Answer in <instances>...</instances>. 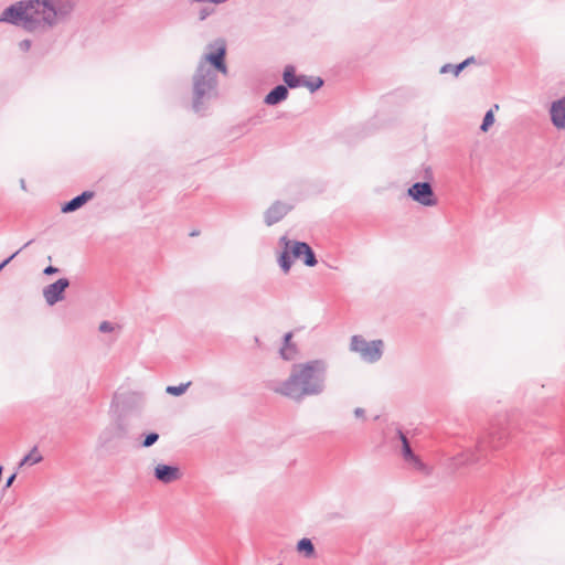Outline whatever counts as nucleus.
I'll use <instances>...</instances> for the list:
<instances>
[{
	"mask_svg": "<svg viewBox=\"0 0 565 565\" xmlns=\"http://www.w3.org/2000/svg\"><path fill=\"white\" fill-rule=\"evenodd\" d=\"M349 350L366 363H376L384 352V341L381 339L367 341L363 335L355 334L350 339Z\"/></svg>",
	"mask_w": 565,
	"mask_h": 565,
	"instance_id": "obj_4",
	"label": "nucleus"
},
{
	"mask_svg": "<svg viewBox=\"0 0 565 565\" xmlns=\"http://www.w3.org/2000/svg\"><path fill=\"white\" fill-rule=\"evenodd\" d=\"M282 78L287 87L296 88L301 86V82L305 79V76H296L295 67L292 65H287L284 70Z\"/></svg>",
	"mask_w": 565,
	"mask_h": 565,
	"instance_id": "obj_16",
	"label": "nucleus"
},
{
	"mask_svg": "<svg viewBox=\"0 0 565 565\" xmlns=\"http://www.w3.org/2000/svg\"><path fill=\"white\" fill-rule=\"evenodd\" d=\"M407 195L424 206H435L437 199L431 184L428 181L416 182L407 189Z\"/></svg>",
	"mask_w": 565,
	"mask_h": 565,
	"instance_id": "obj_6",
	"label": "nucleus"
},
{
	"mask_svg": "<svg viewBox=\"0 0 565 565\" xmlns=\"http://www.w3.org/2000/svg\"><path fill=\"white\" fill-rule=\"evenodd\" d=\"M280 244L284 246V250L281 252V254L278 257V264H279L281 270L285 274H287V273H289L291 265H292L291 257H290L291 241H289L287 238V236H282V237H280Z\"/></svg>",
	"mask_w": 565,
	"mask_h": 565,
	"instance_id": "obj_14",
	"label": "nucleus"
},
{
	"mask_svg": "<svg viewBox=\"0 0 565 565\" xmlns=\"http://www.w3.org/2000/svg\"><path fill=\"white\" fill-rule=\"evenodd\" d=\"M214 9L213 8H210V7H202L200 10H199V19L200 21H203L205 20L209 15H211L213 13Z\"/></svg>",
	"mask_w": 565,
	"mask_h": 565,
	"instance_id": "obj_29",
	"label": "nucleus"
},
{
	"mask_svg": "<svg viewBox=\"0 0 565 565\" xmlns=\"http://www.w3.org/2000/svg\"><path fill=\"white\" fill-rule=\"evenodd\" d=\"M154 477L162 483H171L181 478L180 469L175 466L159 463L154 467Z\"/></svg>",
	"mask_w": 565,
	"mask_h": 565,
	"instance_id": "obj_11",
	"label": "nucleus"
},
{
	"mask_svg": "<svg viewBox=\"0 0 565 565\" xmlns=\"http://www.w3.org/2000/svg\"><path fill=\"white\" fill-rule=\"evenodd\" d=\"M296 353V345H282V348L280 349V356L286 361L295 359Z\"/></svg>",
	"mask_w": 565,
	"mask_h": 565,
	"instance_id": "obj_23",
	"label": "nucleus"
},
{
	"mask_svg": "<svg viewBox=\"0 0 565 565\" xmlns=\"http://www.w3.org/2000/svg\"><path fill=\"white\" fill-rule=\"evenodd\" d=\"M74 9L75 0H22L6 8L0 22L42 32L70 19Z\"/></svg>",
	"mask_w": 565,
	"mask_h": 565,
	"instance_id": "obj_1",
	"label": "nucleus"
},
{
	"mask_svg": "<svg viewBox=\"0 0 565 565\" xmlns=\"http://www.w3.org/2000/svg\"><path fill=\"white\" fill-rule=\"evenodd\" d=\"M461 72H462V71H457V70H456V65H452V64H449V63H447V64L443 65V66L440 67V70H439V73H440V74L452 73V74H454V76H456V77H457Z\"/></svg>",
	"mask_w": 565,
	"mask_h": 565,
	"instance_id": "obj_26",
	"label": "nucleus"
},
{
	"mask_svg": "<svg viewBox=\"0 0 565 565\" xmlns=\"http://www.w3.org/2000/svg\"><path fill=\"white\" fill-rule=\"evenodd\" d=\"M159 439V435L157 433H150L146 435L145 439L142 440V447L149 448L152 445H154Z\"/></svg>",
	"mask_w": 565,
	"mask_h": 565,
	"instance_id": "obj_25",
	"label": "nucleus"
},
{
	"mask_svg": "<svg viewBox=\"0 0 565 565\" xmlns=\"http://www.w3.org/2000/svg\"><path fill=\"white\" fill-rule=\"evenodd\" d=\"M301 85L306 86L307 88H309L311 93H313L323 85V81L320 77L308 79L307 76H305V79H302Z\"/></svg>",
	"mask_w": 565,
	"mask_h": 565,
	"instance_id": "obj_22",
	"label": "nucleus"
},
{
	"mask_svg": "<svg viewBox=\"0 0 565 565\" xmlns=\"http://www.w3.org/2000/svg\"><path fill=\"white\" fill-rule=\"evenodd\" d=\"M31 45H32V43L28 39L22 40L18 43V46H19L20 51H22V52H28L31 49Z\"/></svg>",
	"mask_w": 565,
	"mask_h": 565,
	"instance_id": "obj_32",
	"label": "nucleus"
},
{
	"mask_svg": "<svg viewBox=\"0 0 565 565\" xmlns=\"http://www.w3.org/2000/svg\"><path fill=\"white\" fill-rule=\"evenodd\" d=\"M329 365L322 359L294 364L288 377L274 382L270 390L296 403L310 396H320L327 390Z\"/></svg>",
	"mask_w": 565,
	"mask_h": 565,
	"instance_id": "obj_2",
	"label": "nucleus"
},
{
	"mask_svg": "<svg viewBox=\"0 0 565 565\" xmlns=\"http://www.w3.org/2000/svg\"><path fill=\"white\" fill-rule=\"evenodd\" d=\"M115 329L116 326L109 321H103L98 327V330L103 333L113 332Z\"/></svg>",
	"mask_w": 565,
	"mask_h": 565,
	"instance_id": "obj_28",
	"label": "nucleus"
},
{
	"mask_svg": "<svg viewBox=\"0 0 565 565\" xmlns=\"http://www.w3.org/2000/svg\"><path fill=\"white\" fill-rule=\"evenodd\" d=\"M21 189L25 190V181L22 179L20 181Z\"/></svg>",
	"mask_w": 565,
	"mask_h": 565,
	"instance_id": "obj_40",
	"label": "nucleus"
},
{
	"mask_svg": "<svg viewBox=\"0 0 565 565\" xmlns=\"http://www.w3.org/2000/svg\"><path fill=\"white\" fill-rule=\"evenodd\" d=\"M14 479H15V473L11 475V476L8 478V480H7V482H6V487H7V488L11 487V484H12V483H13V481H14Z\"/></svg>",
	"mask_w": 565,
	"mask_h": 565,
	"instance_id": "obj_38",
	"label": "nucleus"
},
{
	"mask_svg": "<svg viewBox=\"0 0 565 565\" xmlns=\"http://www.w3.org/2000/svg\"><path fill=\"white\" fill-rule=\"evenodd\" d=\"M550 117L555 128L565 130V97L552 103Z\"/></svg>",
	"mask_w": 565,
	"mask_h": 565,
	"instance_id": "obj_12",
	"label": "nucleus"
},
{
	"mask_svg": "<svg viewBox=\"0 0 565 565\" xmlns=\"http://www.w3.org/2000/svg\"><path fill=\"white\" fill-rule=\"evenodd\" d=\"M397 438L402 444L403 458L407 462L412 463L414 466V468H416L417 470L422 471L425 475H429L430 473L429 468L424 462H422L420 459L413 452L407 437L399 429L397 430Z\"/></svg>",
	"mask_w": 565,
	"mask_h": 565,
	"instance_id": "obj_7",
	"label": "nucleus"
},
{
	"mask_svg": "<svg viewBox=\"0 0 565 565\" xmlns=\"http://www.w3.org/2000/svg\"><path fill=\"white\" fill-rule=\"evenodd\" d=\"M290 252L295 258H303V263L308 267H313L318 263L313 250L305 242L291 241Z\"/></svg>",
	"mask_w": 565,
	"mask_h": 565,
	"instance_id": "obj_10",
	"label": "nucleus"
},
{
	"mask_svg": "<svg viewBox=\"0 0 565 565\" xmlns=\"http://www.w3.org/2000/svg\"><path fill=\"white\" fill-rule=\"evenodd\" d=\"M58 269L56 267H53V266H47L45 269H44V274L45 275H53L55 273H57Z\"/></svg>",
	"mask_w": 565,
	"mask_h": 565,
	"instance_id": "obj_35",
	"label": "nucleus"
},
{
	"mask_svg": "<svg viewBox=\"0 0 565 565\" xmlns=\"http://www.w3.org/2000/svg\"><path fill=\"white\" fill-rule=\"evenodd\" d=\"M419 177L429 182L434 178L433 169L430 167H425L423 169V173L419 174Z\"/></svg>",
	"mask_w": 565,
	"mask_h": 565,
	"instance_id": "obj_31",
	"label": "nucleus"
},
{
	"mask_svg": "<svg viewBox=\"0 0 565 565\" xmlns=\"http://www.w3.org/2000/svg\"><path fill=\"white\" fill-rule=\"evenodd\" d=\"M452 460H454V465L457 467V466H460V465H463V463L476 462L478 460V458L475 456L473 451L469 450V451L460 455L459 457L452 458Z\"/></svg>",
	"mask_w": 565,
	"mask_h": 565,
	"instance_id": "obj_19",
	"label": "nucleus"
},
{
	"mask_svg": "<svg viewBox=\"0 0 565 565\" xmlns=\"http://www.w3.org/2000/svg\"><path fill=\"white\" fill-rule=\"evenodd\" d=\"M207 49L210 50L209 53H206L200 63H205V65L213 66L214 71H218L222 74H227V66L225 64V54H226V43L222 39H217L214 42L210 43L207 45Z\"/></svg>",
	"mask_w": 565,
	"mask_h": 565,
	"instance_id": "obj_5",
	"label": "nucleus"
},
{
	"mask_svg": "<svg viewBox=\"0 0 565 565\" xmlns=\"http://www.w3.org/2000/svg\"><path fill=\"white\" fill-rule=\"evenodd\" d=\"M94 193L90 191H84L82 194L73 198L71 201L66 202L61 211L63 213H71L78 209H81L85 203H87L90 199H93Z\"/></svg>",
	"mask_w": 565,
	"mask_h": 565,
	"instance_id": "obj_13",
	"label": "nucleus"
},
{
	"mask_svg": "<svg viewBox=\"0 0 565 565\" xmlns=\"http://www.w3.org/2000/svg\"><path fill=\"white\" fill-rule=\"evenodd\" d=\"M70 286V281L66 278H60L55 282L46 286L43 289V297L49 306H53L56 302L63 300L64 291Z\"/></svg>",
	"mask_w": 565,
	"mask_h": 565,
	"instance_id": "obj_8",
	"label": "nucleus"
},
{
	"mask_svg": "<svg viewBox=\"0 0 565 565\" xmlns=\"http://www.w3.org/2000/svg\"><path fill=\"white\" fill-rule=\"evenodd\" d=\"M476 62V58L473 56H470L466 58L463 62L456 65L457 71H463L467 66L470 64H473Z\"/></svg>",
	"mask_w": 565,
	"mask_h": 565,
	"instance_id": "obj_30",
	"label": "nucleus"
},
{
	"mask_svg": "<svg viewBox=\"0 0 565 565\" xmlns=\"http://www.w3.org/2000/svg\"><path fill=\"white\" fill-rule=\"evenodd\" d=\"M225 1L226 0H192V2H196V3L211 2V3H215V4H218V3H222Z\"/></svg>",
	"mask_w": 565,
	"mask_h": 565,
	"instance_id": "obj_36",
	"label": "nucleus"
},
{
	"mask_svg": "<svg viewBox=\"0 0 565 565\" xmlns=\"http://www.w3.org/2000/svg\"><path fill=\"white\" fill-rule=\"evenodd\" d=\"M488 447L495 448L497 446L492 445V443L490 440H488L487 438H481V439L478 440V443H477V450L478 451H483Z\"/></svg>",
	"mask_w": 565,
	"mask_h": 565,
	"instance_id": "obj_27",
	"label": "nucleus"
},
{
	"mask_svg": "<svg viewBox=\"0 0 565 565\" xmlns=\"http://www.w3.org/2000/svg\"><path fill=\"white\" fill-rule=\"evenodd\" d=\"M494 122V116L492 110H488L483 117L482 124L480 126V129L482 131H488L489 127L492 126Z\"/></svg>",
	"mask_w": 565,
	"mask_h": 565,
	"instance_id": "obj_24",
	"label": "nucleus"
},
{
	"mask_svg": "<svg viewBox=\"0 0 565 565\" xmlns=\"http://www.w3.org/2000/svg\"><path fill=\"white\" fill-rule=\"evenodd\" d=\"M113 437L115 438H125L128 434L127 425L122 420H117L110 427Z\"/></svg>",
	"mask_w": 565,
	"mask_h": 565,
	"instance_id": "obj_18",
	"label": "nucleus"
},
{
	"mask_svg": "<svg viewBox=\"0 0 565 565\" xmlns=\"http://www.w3.org/2000/svg\"><path fill=\"white\" fill-rule=\"evenodd\" d=\"M288 97V88L284 85H278L274 89H271L264 99L266 105H278L284 102Z\"/></svg>",
	"mask_w": 565,
	"mask_h": 565,
	"instance_id": "obj_15",
	"label": "nucleus"
},
{
	"mask_svg": "<svg viewBox=\"0 0 565 565\" xmlns=\"http://www.w3.org/2000/svg\"><path fill=\"white\" fill-rule=\"evenodd\" d=\"M190 385L191 382L181 383L179 385H169L166 387V392L173 396H180L186 392Z\"/></svg>",
	"mask_w": 565,
	"mask_h": 565,
	"instance_id": "obj_20",
	"label": "nucleus"
},
{
	"mask_svg": "<svg viewBox=\"0 0 565 565\" xmlns=\"http://www.w3.org/2000/svg\"><path fill=\"white\" fill-rule=\"evenodd\" d=\"M354 415H355V417H358V418H362V417H364V415H365V411H364L363 408H361V407H356V408L354 409Z\"/></svg>",
	"mask_w": 565,
	"mask_h": 565,
	"instance_id": "obj_37",
	"label": "nucleus"
},
{
	"mask_svg": "<svg viewBox=\"0 0 565 565\" xmlns=\"http://www.w3.org/2000/svg\"><path fill=\"white\" fill-rule=\"evenodd\" d=\"M131 397L135 399V401H141L142 399V396L140 394H137V393H132L131 394Z\"/></svg>",
	"mask_w": 565,
	"mask_h": 565,
	"instance_id": "obj_39",
	"label": "nucleus"
},
{
	"mask_svg": "<svg viewBox=\"0 0 565 565\" xmlns=\"http://www.w3.org/2000/svg\"><path fill=\"white\" fill-rule=\"evenodd\" d=\"M42 456L38 452V449L36 448H33L20 462V466H23V465H34V463H39L40 461H42Z\"/></svg>",
	"mask_w": 565,
	"mask_h": 565,
	"instance_id": "obj_21",
	"label": "nucleus"
},
{
	"mask_svg": "<svg viewBox=\"0 0 565 565\" xmlns=\"http://www.w3.org/2000/svg\"><path fill=\"white\" fill-rule=\"evenodd\" d=\"M291 338H292V332H287L284 335V345H295L294 343H291Z\"/></svg>",
	"mask_w": 565,
	"mask_h": 565,
	"instance_id": "obj_34",
	"label": "nucleus"
},
{
	"mask_svg": "<svg viewBox=\"0 0 565 565\" xmlns=\"http://www.w3.org/2000/svg\"><path fill=\"white\" fill-rule=\"evenodd\" d=\"M31 243H32V241L26 242V244L23 246V248L29 246Z\"/></svg>",
	"mask_w": 565,
	"mask_h": 565,
	"instance_id": "obj_41",
	"label": "nucleus"
},
{
	"mask_svg": "<svg viewBox=\"0 0 565 565\" xmlns=\"http://www.w3.org/2000/svg\"><path fill=\"white\" fill-rule=\"evenodd\" d=\"M292 209L288 203L276 201L265 212L264 220L268 226H271L284 218V216Z\"/></svg>",
	"mask_w": 565,
	"mask_h": 565,
	"instance_id": "obj_9",
	"label": "nucleus"
},
{
	"mask_svg": "<svg viewBox=\"0 0 565 565\" xmlns=\"http://www.w3.org/2000/svg\"><path fill=\"white\" fill-rule=\"evenodd\" d=\"M193 109L199 113L203 108L205 100H209L216 94L217 76L215 71L205 65V63H199L193 77Z\"/></svg>",
	"mask_w": 565,
	"mask_h": 565,
	"instance_id": "obj_3",
	"label": "nucleus"
},
{
	"mask_svg": "<svg viewBox=\"0 0 565 565\" xmlns=\"http://www.w3.org/2000/svg\"><path fill=\"white\" fill-rule=\"evenodd\" d=\"M297 550L300 553H305L307 557H311L315 554V546L309 539H301L297 544Z\"/></svg>",
	"mask_w": 565,
	"mask_h": 565,
	"instance_id": "obj_17",
	"label": "nucleus"
},
{
	"mask_svg": "<svg viewBox=\"0 0 565 565\" xmlns=\"http://www.w3.org/2000/svg\"><path fill=\"white\" fill-rule=\"evenodd\" d=\"M22 250L19 249L17 250L15 253H13L10 257H8L7 259H4L1 264H0V271Z\"/></svg>",
	"mask_w": 565,
	"mask_h": 565,
	"instance_id": "obj_33",
	"label": "nucleus"
}]
</instances>
